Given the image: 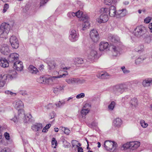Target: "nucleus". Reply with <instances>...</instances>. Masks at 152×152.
<instances>
[{"label":"nucleus","instance_id":"f257e3e1","mask_svg":"<svg viewBox=\"0 0 152 152\" xmlns=\"http://www.w3.org/2000/svg\"><path fill=\"white\" fill-rule=\"evenodd\" d=\"M14 22L10 23H4L0 25V37L6 38L10 28L13 26Z\"/></svg>","mask_w":152,"mask_h":152},{"label":"nucleus","instance_id":"f03ea898","mask_svg":"<svg viewBox=\"0 0 152 152\" xmlns=\"http://www.w3.org/2000/svg\"><path fill=\"white\" fill-rule=\"evenodd\" d=\"M146 31V28L141 25L135 28L134 32V35L137 37H140L145 33Z\"/></svg>","mask_w":152,"mask_h":152},{"label":"nucleus","instance_id":"7ed1b4c3","mask_svg":"<svg viewBox=\"0 0 152 152\" xmlns=\"http://www.w3.org/2000/svg\"><path fill=\"white\" fill-rule=\"evenodd\" d=\"M128 89V87L125 85L120 84L114 86L113 88V92L116 94H121L123 91Z\"/></svg>","mask_w":152,"mask_h":152},{"label":"nucleus","instance_id":"20e7f679","mask_svg":"<svg viewBox=\"0 0 152 152\" xmlns=\"http://www.w3.org/2000/svg\"><path fill=\"white\" fill-rule=\"evenodd\" d=\"M117 145L116 143L109 140L105 141L104 146L105 149L108 151H113L116 149Z\"/></svg>","mask_w":152,"mask_h":152},{"label":"nucleus","instance_id":"39448f33","mask_svg":"<svg viewBox=\"0 0 152 152\" xmlns=\"http://www.w3.org/2000/svg\"><path fill=\"white\" fill-rule=\"evenodd\" d=\"M102 12H106L111 17H114L116 15V10L115 7L111 6L109 9L107 8H102L101 9Z\"/></svg>","mask_w":152,"mask_h":152},{"label":"nucleus","instance_id":"423d86ee","mask_svg":"<svg viewBox=\"0 0 152 152\" xmlns=\"http://www.w3.org/2000/svg\"><path fill=\"white\" fill-rule=\"evenodd\" d=\"M18 116L19 118H22L25 123L30 121V119L32 118V116L30 114L25 115L23 110H21L19 111Z\"/></svg>","mask_w":152,"mask_h":152},{"label":"nucleus","instance_id":"0eeeda50","mask_svg":"<svg viewBox=\"0 0 152 152\" xmlns=\"http://www.w3.org/2000/svg\"><path fill=\"white\" fill-rule=\"evenodd\" d=\"M112 49V55L114 56H116L119 55L120 52L121 50L120 44L117 45L113 44L111 46Z\"/></svg>","mask_w":152,"mask_h":152},{"label":"nucleus","instance_id":"6e6552de","mask_svg":"<svg viewBox=\"0 0 152 152\" xmlns=\"http://www.w3.org/2000/svg\"><path fill=\"white\" fill-rule=\"evenodd\" d=\"M90 36L92 41L94 42H96L99 39V35L96 30L93 29L91 31Z\"/></svg>","mask_w":152,"mask_h":152},{"label":"nucleus","instance_id":"1a4fd4ad","mask_svg":"<svg viewBox=\"0 0 152 152\" xmlns=\"http://www.w3.org/2000/svg\"><path fill=\"white\" fill-rule=\"evenodd\" d=\"M10 42L13 48L16 49L18 48L19 46L18 41L15 36L13 35L11 36L10 39Z\"/></svg>","mask_w":152,"mask_h":152},{"label":"nucleus","instance_id":"9d476101","mask_svg":"<svg viewBox=\"0 0 152 152\" xmlns=\"http://www.w3.org/2000/svg\"><path fill=\"white\" fill-rule=\"evenodd\" d=\"M102 13L101 14L97 21L99 23H105L108 20L107 13L104 12H102Z\"/></svg>","mask_w":152,"mask_h":152},{"label":"nucleus","instance_id":"9b49d317","mask_svg":"<svg viewBox=\"0 0 152 152\" xmlns=\"http://www.w3.org/2000/svg\"><path fill=\"white\" fill-rule=\"evenodd\" d=\"M19 55L15 53L10 54L8 58V61L10 63H14L18 59Z\"/></svg>","mask_w":152,"mask_h":152},{"label":"nucleus","instance_id":"f8f14e48","mask_svg":"<svg viewBox=\"0 0 152 152\" xmlns=\"http://www.w3.org/2000/svg\"><path fill=\"white\" fill-rule=\"evenodd\" d=\"M13 105L15 108L18 110V113L19 111L21 110H23V109L24 107L23 103L20 100L15 101L13 103Z\"/></svg>","mask_w":152,"mask_h":152},{"label":"nucleus","instance_id":"ddd939ff","mask_svg":"<svg viewBox=\"0 0 152 152\" xmlns=\"http://www.w3.org/2000/svg\"><path fill=\"white\" fill-rule=\"evenodd\" d=\"M0 50L1 53L5 55H7L10 52L8 46L6 44H3L1 46Z\"/></svg>","mask_w":152,"mask_h":152},{"label":"nucleus","instance_id":"4468645a","mask_svg":"<svg viewBox=\"0 0 152 152\" xmlns=\"http://www.w3.org/2000/svg\"><path fill=\"white\" fill-rule=\"evenodd\" d=\"M88 58L91 61H94L98 58L97 52L96 48H94L91 50L88 56Z\"/></svg>","mask_w":152,"mask_h":152},{"label":"nucleus","instance_id":"2eb2a0df","mask_svg":"<svg viewBox=\"0 0 152 152\" xmlns=\"http://www.w3.org/2000/svg\"><path fill=\"white\" fill-rule=\"evenodd\" d=\"M78 37L77 32L75 30H71L70 31V35L69 36V38L72 42H75L77 40Z\"/></svg>","mask_w":152,"mask_h":152},{"label":"nucleus","instance_id":"dca6fc26","mask_svg":"<svg viewBox=\"0 0 152 152\" xmlns=\"http://www.w3.org/2000/svg\"><path fill=\"white\" fill-rule=\"evenodd\" d=\"M13 68L18 71H21L23 68V64L20 61H17L15 62L13 64Z\"/></svg>","mask_w":152,"mask_h":152},{"label":"nucleus","instance_id":"f3484780","mask_svg":"<svg viewBox=\"0 0 152 152\" xmlns=\"http://www.w3.org/2000/svg\"><path fill=\"white\" fill-rule=\"evenodd\" d=\"M65 81L69 85H74L78 83L80 79L78 78L70 77L66 79Z\"/></svg>","mask_w":152,"mask_h":152},{"label":"nucleus","instance_id":"a211bd4d","mask_svg":"<svg viewBox=\"0 0 152 152\" xmlns=\"http://www.w3.org/2000/svg\"><path fill=\"white\" fill-rule=\"evenodd\" d=\"M7 74H2L0 75V87H3L7 80Z\"/></svg>","mask_w":152,"mask_h":152},{"label":"nucleus","instance_id":"6ab92c4d","mask_svg":"<svg viewBox=\"0 0 152 152\" xmlns=\"http://www.w3.org/2000/svg\"><path fill=\"white\" fill-rule=\"evenodd\" d=\"M17 73L14 70H10L9 72V74H7V79L9 80H12L13 78L16 77Z\"/></svg>","mask_w":152,"mask_h":152},{"label":"nucleus","instance_id":"aec40b11","mask_svg":"<svg viewBox=\"0 0 152 152\" xmlns=\"http://www.w3.org/2000/svg\"><path fill=\"white\" fill-rule=\"evenodd\" d=\"M109 46V44L107 42H101L99 44V50L100 51H103L107 49Z\"/></svg>","mask_w":152,"mask_h":152},{"label":"nucleus","instance_id":"412c9836","mask_svg":"<svg viewBox=\"0 0 152 152\" xmlns=\"http://www.w3.org/2000/svg\"><path fill=\"white\" fill-rule=\"evenodd\" d=\"M0 66L2 67L6 68L9 66V63L7 60L4 58H0Z\"/></svg>","mask_w":152,"mask_h":152},{"label":"nucleus","instance_id":"4be33fe9","mask_svg":"<svg viewBox=\"0 0 152 152\" xmlns=\"http://www.w3.org/2000/svg\"><path fill=\"white\" fill-rule=\"evenodd\" d=\"M42 126L41 124L36 123L31 126L32 129L34 131L37 132L41 130Z\"/></svg>","mask_w":152,"mask_h":152},{"label":"nucleus","instance_id":"5701e85b","mask_svg":"<svg viewBox=\"0 0 152 152\" xmlns=\"http://www.w3.org/2000/svg\"><path fill=\"white\" fill-rule=\"evenodd\" d=\"M144 87H148L152 85V78H148L143 80L142 83Z\"/></svg>","mask_w":152,"mask_h":152},{"label":"nucleus","instance_id":"b1692460","mask_svg":"<svg viewBox=\"0 0 152 152\" xmlns=\"http://www.w3.org/2000/svg\"><path fill=\"white\" fill-rule=\"evenodd\" d=\"M122 124V121L121 119L119 118H117L113 120V125L117 127H120Z\"/></svg>","mask_w":152,"mask_h":152},{"label":"nucleus","instance_id":"393cba45","mask_svg":"<svg viewBox=\"0 0 152 152\" xmlns=\"http://www.w3.org/2000/svg\"><path fill=\"white\" fill-rule=\"evenodd\" d=\"M130 145L131 146V149L134 150L137 148L140 145V142H139L135 141L130 142Z\"/></svg>","mask_w":152,"mask_h":152},{"label":"nucleus","instance_id":"a878e982","mask_svg":"<svg viewBox=\"0 0 152 152\" xmlns=\"http://www.w3.org/2000/svg\"><path fill=\"white\" fill-rule=\"evenodd\" d=\"M111 42L114 43H116V44L119 45V41L120 40L119 38L117 36L114 35H110V37Z\"/></svg>","mask_w":152,"mask_h":152},{"label":"nucleus","instance_id":"bb28decb","mask_svg":"<svg viewBox=\"0 0 152 152\" xmlns=\"http://www.w3.org/2000/svg\"><path fill=\"white\" fill-rule=\"evenodd\" d=\"M127 12L126 9H122L119 10L118 12V14L120 17H123L127 14Z\"/></svg>","mask_w":152,"mask_h":152},{"label":"nucleus","instance_id":"cd10ccee","mask_svg":"<svg viewBox=\"0 0 152 152\" xmlns=\"http://www.w3.org/2000/svg\"><path fill=\"white\" fill-rule=\"evenodd\" d=\"M117 0H104V2L105 4L112 6L115 5L116 3Z\"/></svg>","mask_w":152,"mask_h":152},{"label":"nucleus","instance_id":"c85d7f7f","mask_svg":"<svg viewBox=\"0 0 152 152\" xmlns=\"http://www.w3.org/2000/svg\"><path fill=\"white\" fill-rule=\"evenodd\" d=\"M84 62V60L80 58H77L74 59V62L75 65H77L83 64Z\"/></svg>","mask_w":152,"mask_h":152},{"label":"nucleus","instance_id":"c756f323","mask_svg":"<svg viewBox=\"0 0 152 152\" xmlns=\"http://www.w3.org/2000/svg\"><path fill=\"white\" fill-rule=\"evenodd\" d=\"M29 69L30 72L33 74H36L38 72L37 69L32 65H30L29 67Z\"/></svg>","mask_w":152,"mask_h":152},{"label":"nucleus","instance_id":"7c9ffc66","mask_svg":"<svg viewBox=\"0 0 152 152\" xmlns=\"http://www.w3.org/2000/svg\"><path fill=\"white\" fill-rule=\"evenodd\" d=\"M55 79V76L46 78L45 77L44 84H48L53 81Z\"/></svg>","mask_w":152,"mask_h":152},{"label":"nucleus","instance_id":"2f4dec72","mask_svg":"<svg viewBox=\"0 0 152 152\" xmlns=\"http://www.w3.org/2000/svg\"><path fill=\"white\" fill-rule=\"evenodd\" d=\"M137 100L135 98L132 99L130 101V104L131 105V107H135L137 105Z\"/></svg>","mask_w":152,"mask_h":152},{"label":"nucleus","instance_id":"473e14b6","mask_svg":"<svg viewBox=\"0 0 152 152\" xmlns=\"http://www.w3.org/2000/svg\"><path fill=\"white\" fill-rule=\"evenodd\" d=\"M90 24L88 21L86 20L83 22L82 24V30L83 31L86 30L89 28Z\"/></svg>","mask_w":152,"mask_h":152},{"label":"nucleus","instance_id":"72a5a7b5","mask_svg":"<svg viewBox=\"0 0 152 152\" xmlns=\"http://www.w3.org/2000/svg\"><path fill=\"white\" fill-rule=\"evenodd\" d=\"M109 75L107 73H105L104 74L99 75H97V77L101 79H104L108 78Z\"/></svg>","mask_w":152,"mask_h":152},{"label":"nucleus","instance_id":"f704fd0d","mask_svg":"<svg viewBox=\"0 0 152 152\" xmlns=\"http://www.w3.org/2000/svg\"><path fill=\"white\" fill-rule=\"evenodd\" d=\"M59 129L61 130L62 131H63L65 134L67 135L69 134L70 132V130L67 128H63L62 127H61L59 128Z\"/></svg>","mask_w":152,"mask_h":152},{"label":"nucleus","instance_id":"c9c22d12","mask_svg":"<svg viewBox=\"0 0 152 152\" xmlns=\"http://www.w3.org/2000/svg\"><path fill=\"white\" fill-rule=\"evenodd\" d=\"M89 110L88 109H86L85 107H84L81 111V114L83 115H86L89 112Z\"/></svg>","mask_w":152,"mask_h":152},{"label":"nucleus","instance_id":"e433bc0d","mask_svg":"<svg viewBox=\"0 0 152 152\" xmlns=\"http://www.w3.org/2000/svg\"><path fill=\"white\" fill-rule=\"evenodd\" d=\"M115 102L114 101H112L108 106V108L109 109L111 110H113L115 107Z\"/></svg>","mask_w":152,"mask_h":152},{"label":"nucleus","instance_id":"4c0bfd02","mask_svg":"<svg viewBox=\"0 0 152 152\" xmlns=\"http://www.w3.org/2000/svg\"><path fill=\"white\" fill-rule=\"evenodd\" d=\"M140 124L141 126L143 128H146L148 125V124L145 123L144 120H143L140 121Z\"/></svg>","mask_w":152,"mask_h":152},{"label":"nucleus","instance_id":"58836bf2","mask_svg":"<svg viewBox=\"0 0 152 152\" xmlns=\"http://www.w3.org/2000/svg\"><path fill=\"white\" fill-rule=\"evenodd\" d=\"M144 58L142 57H140L137 58L135 61V63L136 64H138L142 62Z\"/></svg>","mask_w":152,"mask_h":152},{"label":"nucleus","instance_id":"ea45409f","mask_svg":"<svg viewBox=\"0 0 152 152\" xmlns=\"http://www.w3.org/2000/svg\"><path fill=\"white\" fill-rule=\"evenodd\" d=\"M130 144V142H127L126 143L123 145L122 147L124 148V149H126L129 148L131 149V146Z\"/></svg>","mask_w":152,"mask_h":152},{"label":"nucleus","instance_id":"a19ab883","mask_svg":"<svg viewBox=\"0 0 152 152\" xmlns=\"http://www.w3.org/2000/svg\"><path fill=\"white\" fill-rule=\"evenodd\" d=\"M57 142L56 140V139L54 138H53L52 141V147L54 148H56L57 145Z\"/></svg>","mask_w":152,"mask_h":152},{"label":"nucleus","instance_id":"79ce46f5","mask_svg":"<svg viewBox=\"0 0 152 152\" xmlns=\"http://www.w3.org/2000/svg\"><path fill=\"white\" fill-rule=\"evenodd\" d=\"M45 77H40L37 79V81L39 83H43L44 84Z\"/></svg>","mask_w":152,"mask_h":152},{"label":"nucleus","instance_id":"37998d69","mask_svg":"<svg viewBox=\"0 0 152 152\" xmlns=\"http://www.w3.org/2000/svg\"><path fill=\"white\" fill-rule=\"evenodd\" d=\"M145 41L148 43H150L151 41V37L148 35H146L144 39Z\"/></svg>","mask_w":152,"mask_h":152},{"label":"nucleus","instance_id":"c03bdc74","mask_svg":"<svg viewBox=\"0 0 152 152\" xmlns=\"http://www.w3.org/2000/svg\"><path fill=\"white\" fill-rule=\"evenodd\" d=\"M48 66L50 69H53L55 68V64L53 61L48 63Z\"/></svg>","mask_w":152,"mask_h":152},{"label":"nucleus","instance_id":"a18cd8bd","mask_svg":"<svg viewBox=\"0 0 152 152\" xmlns=\"http://www.w3.org/2000/svg\"><path fill=\"white\" fill-rule=\"evenodd\" d=\"M65 103L64 101H59L58 102V103L56 104L55 105H56L57 107H59L64 105L65 104Z\"/></svg>","mask_w":152,"mask_h":152},{"label":"nucleus","instance_id":"49530a36","mask_svg":"<svg viewBox=\"0 0 152 152\" xmlns=\"http://www.w3.org/2000/svg\"><path fill=\"white\" fill-rule=\"evenodd\" d=\"M121 69H122L123 72L124 74H127L130 72V71L128 69H126L124 66H123L121 67Z\"/></svg>","mask_w":152,"mask_h":152},{"label":"nucleus","instance_id":"de8ad7c7","mask_svg":"<svg viewBox=\"0 0 152 152\" xmlns=\"http://www.w3.org/2000/svg\"><path fill=\"white\" fill-rule=\"evenodd\" d=\"M83 13L82 12L79 10L77 12L75 13L76 15L75 16L78 18H81L82 16Z\"/></svg>","mask_w":152,"mask_h":152},{"label":"nucleus","instance_id":"09e8293b","mask_svg":"<svg viewBox=\"0 0 152 152\" xmlns=\"http://www.w3.org/2000/svg\"><path fill=\"white\" fill-rule=\"evenodd\" d=\"M76 15L75 12H70L67 14V16L68 17L70 18H72L73 17L75 16Z\"/></svg>","mask_w":152,"mask_h":152},{"label":"nucleus","instance_id":"8fccbe9b","mask_svg":"<svg viewBox=\"0 0 152 152\" xmlns=\"http://www.w3.org/2000/svg\"><path fill=\"white\" fill-rule=\"evenodd\" d=\"M143 48L144 46L143 45H139L137 48H136V51L137 52L142 51L143 50Z\"/></svg>","mask_w":152,"mask_h":152},{"label":"nucleus","instance_id":"3c124183","mask_svg":"<svg viewBox=\"0 0 152 152\" xmlns=\"http://www.w3.org/2000/svg\"><path fill=\"white\" fill-rule=\"evenodd\" d=\"M9 8V5L8 4H5L4 6V9L3 12L4 13Z\"/></svg>","mask_w":152,"mask_h":152},{"label":"nucleus","instance_id":"603ef678","mask_svg":"<svg viewBox=\"0 0 152 152\" xmlns=\"http://www.w3.org/2000/svg\"><path fill=\"white\" fill-rule=\"evenodd\" d=\"M49 0H41L40 3V7L43 6L46 4Z\"/></svg>","mask_w":152,"mask_h":152},{"label":"nucleus","instance_id":"864d4df0","mask_svg":"<svg viewBox=\"0 0 152 152\" xmlns=\"http://www.w3.org/2000/svg\"><path fill=\"white\" fill-rule=\"evenodd\" d=\"M85 94L84 93H81L80 94H78L76 96V98L77 99H80L81 98H83L85 97Z\"/></svg>","mask_w":152,"mask_h":152},{"label":"nucleus","instance_id":"5fc2aeb1","mask_svg":"<svg viewBox=\"0 0 152 152\" xmlns=\"http://www.w3.org/2000/svg\"><path fill=\"white\" fill-rule=\"evenodd\" d=\"M78 142L76 140H74L72 141V145L73 147H74L76 145L77 147H78V146L77 145V143H78Z\"/></svg>","mask_w":152,"mask_h":152},{"label":"nucleus","instance_id":"6e6d98bb","mask_svg":"<svg viewBox=\"0 0 152 152\" xmlns=\"http://www.w3.org/2000/svg\"><path fill=\"white\" fill-rule=\"evenodd\" d=\"M65 87V85H63L62 86H58L56 87L57 88H58V91H59L64 90V88Z\"/></svg>","mask_w":152,"mask_h":152},{"label":"nucleus","instance_id":"4d7b16f0","mask_svg":"<svg viewBox=\"0 0 152 152\" xmlns=\"http://www.w3.org/2000/svg\"><path fill=\"white\" fill-rule=\"evenodd\" d=\"M151 17H148L144 19V22L146 23H149L151 21Z\"/></svg>","mask_w":152,"mask_h":152},{"label":"nucleus","instance_id":"13d9d810","mask_svg":"<svg viewBox=\"0 0 152 152\" xmlns=\"http://www.w3.org/2000/svg\"><path fill=\"white\" fill-rule=\"evenodd\" d=\"M54 104L52 103L48 104L46 107V108L48 109H52L53 108Z\"/></svg>","mask_w":152,"mask_h":152},{"label":"nucleus","instance_id":"bf43d9fd","mask_svg":"<svg viewBox=\"0 0 152 152\" xmlns=\"http://www.w3.org/2000/svg\"><path fill=\"white\" fill-rule=\"evenodd\" d=\"M4 136L5 138L7 140H9L10 139V136L9 134L7 132L5 133L4 134Z\"/></svg>","mask_w":152,"mask_h":152},{"label":"nucleus","instance_id":"052dcab7","mask_svg":"<svg viewBox=\"0 0 152 152\" xmlns=\"http://www.w3.org/2000/svg\"><path fill=\"white\" fill-rule=\"evenodd\" d=\"M77 5H79V7L80 9H82L83 8V3L80 1H78L77 2Z\"/></svg>","mask_w":152,"mask_h":152},{"label":"nucleus","instance_id":"680f3d73","mask_svg":"<svg viewBox=\"0 0 152 152\" xmlns=\"http://www.w3.org/2000/svg\"><path fill=\"white\" fill-rule=\"evenodd\" d=\"M97 125V123L95 121H94L92 123L91 125L89 126L90 127H92L93 126H96Z\"/></svg>","mask_w":152,"mask_h":152},{"label":"nucleus","instance_id":"e2e57ef3","mask_svg":"<svg viewBox=\"0 0 152 152\" xmlns=\"http://www.w3.org/2000/svg\"><path fill=\"white\" fill-rule=\"evenodd\" d=\"M1 152H10V151L9 149L4 148L1 150Z\"/></svg>","mask_w":152,"mask_h":152},{"label":"nucleus","instance_id":"0e129e2a","mask_svg":"<svg viewBox=\"0 0 152 152\" xmlns=\"http://www.w3.org/2000/svg\"><path fill=\"white\" fill-rule=\"evenodd\" d=\"M82 19H83V20H84V19H88V17L86 15H83V14L82 16Z\"/></svg>","mask_w":152,"mask_h":152},{"label":"nucleus","instance_id":"69168bd1","mask_svg":"<svg viewBox=\"0 0 152 152\" xmlns=\"http://www.w3.org/2000/svg\"><path fill=\"white\" fill-rule=\"evenodd\" d=\"M50 115L51 116L50 118L51 119L53 118L56 115V114L54 112H53L52 113H51Z\"/></svg>","mask_w":152,"mask_h":152},{"label":"nucleus","instance_id":"338daca9","mask_svg":"<svg viewBox=\"0 0 152 152\" xmlns=\"http://www.w3.org/2000/svg\"><path fill=\"white\" fill-rule=\"evenodd\" d=\"M66 76V75H65V74L63 73L62 75H60L59 76H55V78H59L61 77H64Z\"/></svg>","mask_w":152,"mask_h":152},{"label":"nucleus","instance_id":"774afa93","mask_svg":"<svg viewBox=\"0 0 152 152\" xmlns=\"http://www.w3.org/2000/svg\"><path fill=\"white\" fill-rule=\"evenodd\" d=\"M59 91H58V88L56 87L54 88L53 89V92L54 93L57 94L58 93Z\"/></svg>","mask_w":152,"mask_h":152}]
</instances>
